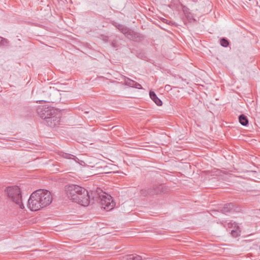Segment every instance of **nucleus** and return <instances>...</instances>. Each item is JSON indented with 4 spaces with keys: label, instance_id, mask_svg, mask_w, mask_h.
Segmentation results:
<instances>
[{
    "label": "nucleus",
    "instance_id": "obj_1",
    "mask_svg": "<svg viewBox=\"0 0 260 260\" xmlns=\"http://www.w3.org/2000/svg\"><path fill=\"white\" fill-rule=\"evenodd\" d=\"M51 192L46 189H38L34 191L28 200L27 206L31 211H38L49 206L52 202Z\"/></svg>",
    "mask_w": 260,
    "mask_h": 260
},
{
    "label": "nucleus",
    "instance_id": "obj_2",
    "mask_svg": "<svg viewBox=\"0 0 260 260\" xmlns=\"http://www.w3.org/2000/svg\"><path fill=\"white\" fill-rule=\"evenodd\" d=\"M65 190L68 197L73 202L84 207L89 205L90 198L88 191L84 188L71 184L66 186Z\"/></svg>",
    "mask_w": 260,
    "mask_h": 260
},
{
    "label": "nucleus",
    "instance_id": "obj_3",
    "mask_svg": "<svg viewBox=\"0 0 260 260\" xmlns=\"http://www.w3.org/2000/svg\"><path fill=\"white\" fill-rule=\"evenodd\" d=\"M7 194L9 198L20 208L23 209L22 196L20 189L17 186L7 188Z\"/></svg>",
    "mask_w": 260,
    "mask_h": 260
},
{
    "label": "nucleus",
    "instance_id": "obj_4",
    "mask_svg": "<svg viewBox=\"0 0 260 260\" xmlns=\"http://www.w3.org/2000/svg\"><path fill=\"white\" fill-rule=\"evenodd\" d=\"M99 198L102 208L110 211L115 206V203L111 196L108 193L103 192L102 194L100 195Z\"/></svg>",
    "mask_w": 260,
    "mask_h": 260
},
{
    "label": "nucleus",
    "instance_id": "obj_5",
    "mask_svg": "<svg viewBox=\"0 0 260 260\" xmlns=\"http://www.w3.org/2000/svg\"><path fill=\"white\" fill-rule=\"evenodd\" d=\"M37 113L42 119H45L48 118L50 116H52L57 113V110L54 109L53 107H48L46 105L38 106L37 108Z\"/></svg>",
    "mask_w": 260,
    "mask_h": 260
},
{
    "label": "nucleus",
    "instance_id": "obj_6",
    "mask_svg": "<svg viewBox=\"0 0 260 260\" xmlns=\"http://www.w3.org/2000/svg\"><path fill=\"white\" fill-rule=\"evenodd\" d=\"M116 27L128 39L137 41L138 34L133 30L125 27L123 25L118 24Z\"/></svg>",
    "mask_w": 260,
    "mask_h": 260
},
{
    "label": "nucleus",
    "instance_id": "obj_7",
    "mask_svg": "<svg viewBox=\"0 0 260 260\" xmlns=\"http://www.w3.org/2000/svg\"><path fill=\"white\" fill-rule=\"evenodd\" d=\"M45 120H46L47 124L49 126L54 127L59 124L60 121V114L57 111V113L56 114L50 116L48 118H46Z\"/></svg>",
    "mask_w": 260,
    "mask_h": 260
},
{
    "label": "nucleus",
    "instance_id": "obj_8",
    "mask_svg": "<svg viewBox=\"0 0 260 260\" xmlns=\"http://www.w3.org/2000/svg\"><path fill=\"white\" fill-rule=\"evenodd\" d=\"M228 227L233 228V229L231 232V234L233 237H237L240 235V228L237 223H236V222L229 223Z\"/></svg>",
    "mask_w": 260,
    "mask_h": 260
},
{
    "label": "nucleus",
    "instance_id": "obj_9",
    "mask_svg": "<svg viewBox=\"0 0 260 260\" xmlns=\"http://www.w3.org/2000/svg\"><path fill=\"white\" fill-rule=\"evenodd\" d=\"M149 95L150 98L157 106H161L162 105L161 101L158 98L154 92L150 91L149 92Z\"/></svg>",
    "mask_w": 260,
    "mask_h": 260
},
{
    "label": "nucleus",
    "instance_id": "obj_10",
    "mask_svg": "<svg viewBox=\"0 0 260 260\" xmlns=\"http://www.w3.org/2000/svg\"><path fill=\"white\" fill-rule=\"evenodd\" d=\"M183 11L184 12V14L186 18L189 21H191L192 20H195L192 14L190 12H189V10L187 8L184 7L183 8Z\"/></svg>",
    "mask_w": 260,
    "mask_h": 260
},
{
    "label": "nucleus",
    "instance_id": "obj_11",
    "mask_svg": "<svg viewBox=\"0 0 260 260\" xmlns=\"http://www.w3.org/2000/svg\"><path fill=\"white\" fill-rule=\"evenodd\" d=\"M239 122L243 126H246L248 123V120L246 116L242 114L239 117Z\"/></svg>",
    "mask_w": 260,
    "mask_h": 260
},
{
    "label": "nucleus",
    "instance_id": "obj_12",
    "mask_svg": "<svg viewBox=\"0 0 260 260\" xmlns=\"http://www.w3.org/2000/svg\"><path fill=\"white\" fill-rule=\"evenodd\" d=\"M233 205L232 203L224 205V207L221 210L223 213H227L231 211L233 209Z\"/></svg>",
    "mask_w": 260,
    "mask_h": 260
},
{
    "label": "nucleus",
    "instance_id": "obj_13",
    "mask_svg": "<svg viewBox=\"0 0 260 260\" xmlns=\"http://www.w3.org/2000/svg\"><path fill=\"white\" fill-rule=\"evenodd\" d=\"M135 81L132 80L128 78H126L124 80V84L130 87H133L134 86Z\"/></svg>",
    "mask_w": 260,
    "mask_h": 260
},
{
    "label": "nucleus",
    "instance_id": "obj_14",
    "mask_svg": "<svg viewBox=\"0 0 260 260\" xmlns=\"http://www.w3.org/2000/svg\"><path fill=\"white\" fill-rule=\"evenodd\" d=\"M8 44V41L7 40L0 37V46H7Z\"/></svg>",
    "mask_w": 260,
    "mask_h": 260
},
{
    "label": "nucleus",
    "instance_id": "obj_15",
    "mask_svg": "<svg viewBox=\"0 0 260 260\" xmlns=\"http://www.w3.org/2000/svg\"><path fill=\"white\" fill-rule=\"evenodd\" d=\"M220 45L224 47H226L229 45V42L225 39L222 38L220 40Z\"/></svg>",
    "mask_w": 260,
    "mask_h": 260
},
{
    "label": "nucleus",
    "instance_id": "obj_16",
    "mask_svg": "<svg viewBox=\"0 0 260 260\" xmlns=\"http://www.w3.org/2000/svg\"><path fill=\"white\" fill-rule=\"evenodd\" d=\"M62 156L66 158H71L72 156L75 157L73 155L68 153H63Z\"/></svg>",
    "mask_w": 260,
    "mask_h": 260
},
{
    "label": "nucleus",
    "instance_id": "obj_17",
    "mask_svg": "<svg viewBox=\"0 0 260 260\" xmlns=\"http://www.w3.org/2000/svg\"><path fill=\"white\" fill-rule=\"evenodd\" d=\"M133 87L136 88L138 89H142V88L141 85L139 83H138L135 81L134 82V86H133Z\"/></svg>",
    "mask_w": 260,
    "mask_h": 260
},
{
    "label": "nucleus",
    "instance_id": "obj_18",
    "mask_svg": "<svg viewBox=\"0 0 260 260\" xmlns=\"http://www.w3.org/2000/svg\"><path fill=\"white\" fill-rule=\"evenodd\" d=\"M129 255L128 254V255L123 256L121 257V258L120 259V260H129Z\"/></svg>",
    "mask_w": 260,
    "mask_h": 260
},
{
    "label": "nucleus",
    "instance_id": "obj_19",
    "mask_svg": "<svg viewBox=\"0 0 260 260\" xmlns=\"http://www.w3.org/2000/svg\"><path fill=\"white\" fill-rule=\"evenodd\" d=\"M165 90H169L171 89V86L169 85H166L165 87Z\"/></svg>",
    "mask_w": 260,
    "mask_h": 260
},
{
    "label": "nucleus",
    "instance_id": "obj_20",
    "mask_svg": "<svg viewBox=\"0 0 260 260\" xmlns=\"http://www.w3.org/2000/svg\"><path fill=\"white\" fill-rule=\"evenodd\" d=\"M42 101H44V102H48L47 101H45V100H42Z\"/></svg>",
    "mask_w": 260,
    "mask_h": 260
}]
</instances>
